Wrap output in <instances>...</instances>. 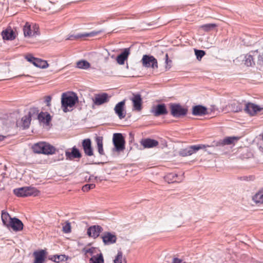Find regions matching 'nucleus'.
I'll return each mask as SVG.
<instances>
[{"mask_svg":"<svg viewBox=\"0 0 263 263\" xmlns=\"http://www.w3.org/2000/svg\"><path fill=\"white\" fill-rule=\"evenodd\" d=\"M78 102V97L74 92H64L61 96V107L64 112L70 111L68 108L73 107Z\"/></svg>","mask_w":263,"mask_h":263,"instance_id":"f257e3e1","label":"nucleus"},{"mask_svg":"<svg viewBox=\"0 0 263 263\" xmlns=\"http://www.w3.org/2000/svg\"><path fill=\"white\" fill-rule=\"evenodd\" d=\"M35 153L52 155L55 152V148L52 145L45 142L34 144L32 147Z\"/></svg>","mask_w":263,"mask_h":263,"instance_id":"f03ea898","label":"nucleus"},{"mask_svg":"<svg viewBox=\"0 0 263 263\" xmlns=\"http://www.w3.org/2000/svg\"><path fill=\"white\" fill-rule=\"evenodd\" d=\"M96 249V248H89L86 249L84 248L82 252L84 253L86 257H88V255L91 256L89 259V263H104L103 254L101 252L95 254Z\"/></svg>","mask_w":263,"mask_h":263,"instance_id":"7ed1b4c3","label":"nucleus"},{"mask_svg":"<svg viewBox=\"0 0 263 263\" xmlns=\"http://www.w3.org/2000/svg\"><path fill=\"white\" fill-rule=\"evenodd\" d=\"M13 193L17 197L36 196L39 194V191L33 187L25 186L14 189Z\"/></svg>","mask_w":263,"mask_h":263,"instance_id":"20e7f679","label":"nucleus"},{"mask_svg":"<svg viewBox=\"0 0 263 263\" xmlns=\"http://www.w3.org/2000/svg\"><path fill=\"white\" fill-rule=\"evenodd\" d=\"M101 238L105 246L116 244L119 240L116 233L114 232H104L101 235Z\"/></svg>","mask_w":263,"mask_h":263,"instance_id":"39448f33","label":"nucleus"},{"mask_svg":"<svg viewBox=\"0 0 263 263\" xmlns=\"http://www.w3.org/2000/svg\"><path fill=\"white\" fill-rule=\"evenodd\" d=\"M171 114L176 118H180L185 116L187 112V109L183 107L179 104H171L170 105Z\"/></svg>","mask_w":263,"mask_h":263,"instance_id":"423d86ee","label":"nucleus"},{"mask_svg":"<svg viewBox=\"0 0 263 263\" xmlns=\"http://www.w3.org/2000/svg\"><path fill=\"white\" fill-rule=\"evenodd\" d=\"M112 141L117 151L120 152L124 149L125 140L121 134H114L113 135Z\"/></svg>","mask_w":263,"mask_h":263,"instance_id":"0eeeda50","label":"nucleus"},{"mask_svg":"<svg viewBox=\"0 0 263 263\" xmlns=\"http://www.w3.org/2000/svg\"><path fill=\"white\" fill-rule=\"evenodd\" d=\"M47 252L46 250H37L33 252L32 256L34 260L32 263H45L47 257Z\"/></svg>","mask_w":263,"mask_h":263,"instance_id":"6e6552de","label":"nucleus"},{"mask_svg":"<svg viewBox=\"0 0 263 263\" xmlns=\"http://www.w3.org/2000/svg\"><path fill=\"white\" fill-rule=\"evenodd\" d=\"M204 145H196L189 146L186 148L181 149L179 152V155L182 157H186L191 156L195 153L198 150L205 147Z\"/></svg>","mask_w":263,"mask_h":263,"instance_id":"1a4fd4ad","label":"nucleus"},{"mask_svg":"<svg viewBox=\"0 0 263 263\" xmlns=\"http://www.w3.org/2000/svg\"><path fill=\"white\" fill-rule=\"evenodd\" d=\"M143 66L153 69L158 68L157 60L152 55H144L142 59Z\"/></svg>","mask_w":263,"mask_h":263,"instance_id":"9d476101","label":"nucleus"},{"mask_svg":"<svg viewBox=\"0 0 263 263\" xmlns=\"http://www.w3.org/2000/svg\"><path fill=\"white\" fill-rule=\"evenodd\" d=\"M93 104L97 106L102 105L109 101V97L107 93H102L96 94L92 98Z\"/></svg>","mask_w":263,"mask_h":263,"instance_id":"9b49d317","label":"nucleus"},{"mask_svg":"<svg viewBox=\"0 0 263 263\" xmlns=\"http://www.w3.org/2000/svg\"><path fill=\"white\" fill-rule=\"evenodd\" d=\"M125 104V100H124L117 103L115 108L114 110L120 119H124L126 116V111L124 109Z\"/></svg>","mask_w":263,"mask_h":263,"instance_id":"f8f14e48","label":"nucleus"},{"mask_svg":"<svg viewBox=\"0 0 263 263\" xmlns=\"http://www.w3.org/2000/svg\"><path fill=\"white\" fill-rule=\"evenodd\" d=\"M23 32L25 37L36 36L38 34V27L36 25H34L33 26L32 30L31 25L28 23H26L24 26Z\"/></svg>","mask_w":263,"mask_h":263,"instance_id":"ddd939ff","label":"nucleus"},{"mask_svg":"<svg viewBox=\"0 0 263 263\" xmlns=\"http://www.w3.org/2000/svg\"><path fill=\"white\" fill-rule=\"evenodd\" d=\"M82 146L85 154L87 156L93 155V150L91 146V141L90 139H85L82 141Z\"/></svg>","mask_w":263,"mask_h":263,"instance_id":"4468645a","label":"nucleus"},{"mask_svg":"<svg viewBox=\"0 0 263 263\" xmlns=\"http://www.w3.org/2000/svg\"><path fill=\"white\" fill-rule=\"evenodd\" d=\"M133 103V108L137 111L142 109V100L140 94H133V97L130 99Z\"/></svg>","mask_w":263,"mask_h":263,"instance_id":"2eb2a0df","label":"nucleus"},{"mask_svg":"<svg viewBox=\"0 0 263 263\" xmlns=\"http://www.w3.org/2000/svg\"><path fill=\"white\" fill-rule=\"evenodd\" d=\"M261 108L256 104L252 103H248L246 104L244 110L246 112L249 114L251 116H254L257 112L261 110Z\"/></svg>","mask_w":263,"mask_h":263,"instance_id":"dca6fc26","label":"nucleus"},{"mask_svg":"<svg viewBox=\"0 0 263 263\" xmlns=\"http://www.w3.org/2000/svg\"><path fill=\"white\" fill-rule=\"evenodd\" d=\"M102 230L103 229L101 226L94 225L90 227L87 229V233L90 237L97 238L100 235Z\"/></svg>","mask_w":263,"mask_h":263,"instance_id":"f3484780","label":"nucleus"},{"mask_svg":"<svg viewBox=\"0 0 263 263\" xmlns=\"http://www.w3.org/2000/svg\"><path fill=\"white\" fill-rule=\"evenodd\" d=\"M239 138L238 137L232 136V137H227L223 139L220 140L217 142L216 146H224L226 145H231L234 144L235 142L237 141Z\"/></svg>","mask_w":263,"mask_h":263,"instance_id":"a211bd4d","label":"nucleus"},{"mask_svg":"<svg viewBox=\"0 0 263 263\" xmlns=\"http://www.w3.org/2000/svg\"><path fill=\"white\" fill-rule=\"evenodd\" d=\"M152 112L156 116H160L161 115H166L167 110L164 104H160L157 105L152 110Z\"/></svg>","mask_w":263,"mask_h":263,"instance_id":"6ab92c4d","label":"nucleus"},{"mask_svg":"<svg viewBox=\"0 0 263 263\" xmlns=\"http://www.w3.org/2000/svg\"><path fill=\"white\" fill-rule=\"evenodd\" d=\"M256 52V50L251 51L245 56V64L247 66H252L255 65L257 61V56L255 55L254 52Z\"/></svg>","mask_w":263,"mask_h":263,"instance_id":"aec40b11","label":"nucleus"},{"mask_svg":"<svg viewBox=\"0 0 263 263\" xmlns=\"http://www.w3.org/2000/svg\"><path fill=\"white\" fill-rule=\"evenodd\" d=\"M69 257L64 254L51 255L48 256V259L56 263H64L66 262Z\"/></svg>","mask_w":263,"mask_h":263,"instance_id":"412c9836","label":"nucleus"},{"mask_svg":"<svg viewBox=\"0 0 263 263\" xmlns=\"http://www.w3.org/2000/svg\"><path fill=\"white\" fill-rule=\"evenodd\" d=\"M9 227H11L14 231H19L23 229V223L17 218H13L10 221Z\"/></svg>","mask_w":263,"mask_h":263,"instance_id":"4be33fe9","label":"nucleus"},{"mask_svg":"<svg viewBox=\"0 0 263 263\" xmlns=\"http://www.w3.org/2000/svg\"><path fill=\"white\" fill-rule=\"evenodd\" d=\"M38 112L37 108H33L30 109L28 116H24L21 120L22 122V126L24 129L29 127L31 121V112Z\"/></svg>","mask_w":263,"mask_h":263,"instance_id":"5701e85b","label":"nucleus"},{"mask_svg":"<svg viewBox=\"0 0 263 263\" xmlns=\"http://www.w3.org/2000/svg\"><path fill=\"white\" fill-rule=\"evenodd\" d=\"M207 114V108L203 106L198 105L193 107L192 114L194 116H203Z\"/></svg>","mask_w":263,"mask_h":263,"instance_id":"b1692460","label":"nucleus"},{"mask_svg":"<svg viewBox=\"0 0 263 263\" xmlns=\"http://www.w3.org/2000/svg\"><path fill=\"white\" fill-rule=\"evenodd\" d=\"M101 32H102L101 30H99V31H91L89 33H80V34H78L75 35H71L70 36H69L68 39L73 40L74 39H77L85 37H92L95 35H97V34H99Z\"/></svg>","mask_w":263,"mask_h":263,"instance_id":"393cba45","label":"nucleus"},{"mask_svg":"<svg viewBox=\"0 0 263 263\" xmlns=\"http://www.w3.org/2000/svg\"><path fill=\"white\" fill-rule=\"evenodd\" d=\"M130 54L129 48H125L123 51L117 57V61L120 65L124 64L125 61L127 59Z\"/></svg>","mask_w":263,"mask_h":263,"instance_id":"a878e982","label":"nucleus"},{"mask_svg":"<svg viewBox=\"0 0 263 263\" xmlns=\"http://www.w3.org/2000/svg\"><path fill=\"white\" fill-rule=\"evenodd\" d=\"M65 155L67 158H80L82 155L79 150L74 146L72 148L71 152H66Z\"/></svg>","mask_w":263,"mask_h":263,"instance_id":"bb28decb","label":"nucleus"},{"mask_svg":"<svg viewBox=\"0 0 263 263\" xmlns=\"http://www.w3.org/2000/svg\"><path fill=\"white\" fill-rule=\"evenodd\" d=\"M142 144L145 148H152L157 146L158 142L154 139H146L142 141Z\"/></svg>","mask_w":263,"mask_h":263,"instance_id":"cd10ccee","label":"nucleus"},{"mask_svg":"<svg viewBox=\"0 0 263 263\" xmlns=\"http://www.w3.org/2000/svg\"><path fill=\"white\" fill-rule=\"evenodd\" d=\"M95 140L97 143V149L99 154L100 155H104L105 154L103 147V137L97 136Z\"/></svg>","mask_w":263,"mask_h":263,"instance_id":"c85d7f7f","label":"nucleus"},{"mask_svg":"<svg viewBox=\"0 0 263 263\" xmlns=\"http://www.w3.org/2000/svg\"><path fill=\"white\" fill-rule=\"evenodd\" d=\"M38 119L44 123L48 124L51 120V116L47 112H41L38 115Z\"/></svg>","mask_w":263,"mask_h":263,"instance_id":"c756f323","label":"nucleus"},{"mask_svg":"<svg viewBox=\"0 0 263 263\" xmlns=\"http://www.w3.org/2000/svg\"><path fill=\"white\" fill-rule=\"evenodd\" d=\"M2 220L6 226L9 227V226L10 224V221L13 218H11L8 213L4 211H2Z\"/></svg>","mask_w":263,"mask_h":263,"instance_id":"7c9ffc66","label":"nucleus"},{"mask_svg":"<svg viewBox=\"0 0 263 263\" xmlns=\"http://www.w3.org/2000/svg\"><path fill=\"white\" fill-rule=\"evenodd\" d=\"M33 64L35 66L41 68H46L48 67V64L46 61L39 58H35Z\"/></svg>","mask_w":263,"mask_h":263,"instance_id":"2f4dec72","label":"nucleus"},{"mask_svg":"<svg viewBox=\"0 0 263 263\" xmlns=\"http://www.w3.org/2000/svg\"><path fill=\"white\" fill-rule=\"evenodd\" d=\"M253 200L256 203H263V187L253 197Z\"/></svg>","mask_w":263,"mask_h":263,"instance_id":"473e14b6","label":"nucleus"},{"mask_svg":"<svg viewBox=\"0 0 263 263\" xmlns=\"http://www.w3.org/2000/svg\"><path fill=\"white\" fill-rule=\"evenodd\" d=\"M231 110L235 112L241 111L243 109V105L239 102H234L229 106Z\"/></svg>","mask_w":263,"mask_h":263,"instance_id":"72a5a7b5","label":"nucleus"},{"mask_svg":"<svg viewBox=\"0 0 263 263\" xmlns=\"http://www.w3.org/2000/svg\"><path fill=\"white\" fill-rule=\"evenodd\" d=\"M256 52H254L255 55L257 56L256 63L257 64L263 66V48L256 50Z\"/></svg>","mask_w":263,"mask_h":263,"instance_id":"f704fd0d","label":"nucleus"},{"mask_svg":"<svg viewBox=\"0 0 263 263\" xmlns=\"http://www.w3.org/2000/svg\"><path fill=\"white\" fill-rule=\"evenodd\" d=\"M2 35L4 40H12L15 39L14 33L12 30H5L3 31Z\"/></svg>","mask_w":263,"mask_h":263,"instance_id":"c9c22d12","label":"nucleus"},{"mask_svg":"<svg viewBox=\"0 0 263 263\" xmlns=\"http://www.w3.org/2000/svg\"><path fill=\"white\" fill-rule=\"evenodd\" d=\"M89 67V63L85 60H81L77 62V67L78 68L86 69Z\"/></svg>","mask_w":263,"mask_h":263,"instance_id":"e433bc0d","label":"nucleus"},{"mask_svg":"<svg viewBox=\"0 0 263 263\" xmlns=\"http://www.w3.org/2000/svg\"><path fill=\"white\" fill-rule=\"evenodd\" d=\"M114 263H126L125 259L123 258V253L122 251H118L117 255L114 260Z\"/></svg>","mask_w":263,"mask_h":263,"instance_id":"4c0bfd02","label":"nucleus"},{"mask_svg":"<svg viewBox=\"0 0 263 263\" xmlns=\"http://www.w3.org/2000/svg\"><path fill=\"white\" fill-rule=\"evenodd\" d=\"M177 177V175L174 173H171L167 175L165 177L166 181H167L168 183L178 182L176 178Z\"/></svg>","mask_w":263,"mask_h":263,"instance_id":"58836bf2","label":"nucleus"},{"mask_svg":"<svg viewBox=\"0 0 263 263\" xmlns=\"http://www.w3.org/2000/svg\"><path fill=\"white\" fill-rule=\"evenodd\" d=\"M216 25L215 24H207L201 26L200 28L205 31H209L214 29Z\"/></svg>","mask_w":263,"mask_h":263,"instance_id":"ea45409f","label":"nucleus"},{"mask_svg":"<svg viewBox=\"0 0 263 263\" xmlns=\"http://www.w3.org/2000/svg\"><path fill=\"white\" fill-rule=\"evenodd\" d=\"M195 54L197 60H200L202 58L205 54V52L204 51L202 50L195 49Z\"/></svg>","mask_w":263,"mask_h":263,"instance_id":"a19ab883","label":"nucleus"},{"mask_svg":"<svg viewBox=\"0 0 263 263\" xmlns=\"http://www.w3.org/2000/svg\"><path fill=\"white\" fill-rule=\"evenodd\" d=\"M63 231L65 233H68L71 232V225L69 222L66 221L63 226Z\"/></svg>","mask_w":263,"mask_h":263,"instance_id":"79ce46f5","label":"nucleus"},{"mask_svg":"<svg viewBox=\"0 0 263 263\" xmlns=\"http://www.w3.org/2000/svg\"><path fill=\"white\" fill-rule=\"evenodd\" d=\"M95 186L96 185L93 183L87 184L83 186L82 190L84 192H88L90 189H94Z\"/></svg>","mask_w":263,"mask_h":263,"instance_id":"37998d69","label":"nucleus"},{"mask_svg":"<svg viewBox=\"0 0 263 263\" xmlns=\"http://www.w3.org/2000/svg\"><path fill=\"white\" fill-rule=\"evenodd\" d=\"M25 59L29 62L33 64V62H34V61H35V58H34V57H33L31 54H27L25 56Z\"/></svg>","mask_w":263,"mask_h":263,"instance_id":"c03bdc74","label":"nucleus"},{"mask_svg":"<svg viewBox=\"0 0 263 263\" xmlns=\"http://www.w3.org/2000/svg\"><path fill=\"white\" fill-rule=\"evenodd\" d=\"M51 100V97L50 96H46L45 98V102L47 104L48 106L50 105V102Z\"/></svg>","mask_w":263,"mask_h":263,"instance_id":"a18cd8bd","label":"nucleus"},{"mask_svg":"<svg viewBox=\"0 0 263 263\" xmlns=\"http://www.w3.org/2000/svg\"><path fill=\"white\" fill-rule=\"evenodd\" d=\"M172 263H183V260L178 258H174Z\"/></svg>","mask_w":263,"mask_h":263,"instance_id":"49530a36","label":"nucleus"},{"mask_svg":"<svg viewBox=\"0 0 263 263\" xmlns=\"http://www.w3.org/2000/svg\"><path fill=\"white\" fill-rule=\"evenodd\" d=\"M96 180L97 181H98V177H94L93 175H91L89 177V180H92V179Z\"/></svg>","mask_w":263,"mask_h":263,"instance_id":"de8ad7c7","label":"nucleus"},{"mask_svg":"<svg viewBox=\"0 0 263 263\" xmlns=\"http://www.w3.org/2000/svg\"><path fill=\"white\" fill-rule=\"evenodd\" d=\"M165 62H166V63H167V62H168V54L166 53V54H165Z\"/></svg>","mask_w":263,"mask_h":263,"instance_id":"09e8293b","label":"nucleus"},{"mask_svg":"<svg viewBox=\"0 0 263 263\" xmlns=\"http://www.w3.org/2000/svg\"><path fill=\"white\" fill-rule=\"evenodd\" d=\"M5 137L2 135H0V141H2L5 139Z\"/></svg>","mask_w":263,"mask_h":263,"instance_id":"8fccbe9b","label":"nucleus"}]
</instances>
